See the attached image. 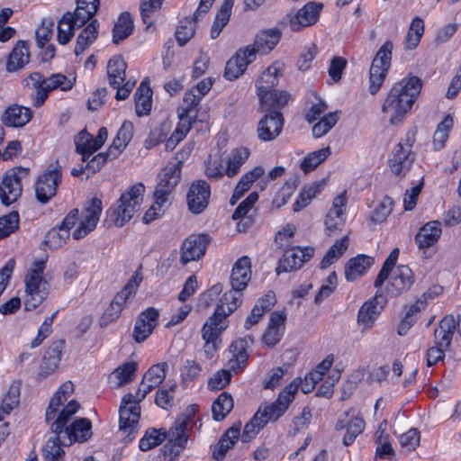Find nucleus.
I'll use <instances>...</instances> for the list:
<instances>
[{
	"label": "nucleus",
	"mask_w": 461,
	"mask_h": 461,
	"mask_svg": "<svg viewBox=\"0 0 461 461\" xmlns=\"http://www.w3.org/2000/svg\"><path fill=\"white\" fill-rule=\"evenodd\" d=\"M192 149V145L185 146L176 154L177 161L168 163L158 174V183L154 192L155 203L143 216L145 223L151 222L164 213L163 208L169 203V196L179 183L183 160Z\"/></svg>",
	"instance_id": "obj_1"
},
{
	"label": "nucleus",
	"mask_w": 461,
	"mask_h": 461,
	"mask_svg": "<svg viewBox=\"0 0 461 461\" xmlns=\"http://www.w3.org/2000/svg\"><path fill=\"white\" fill-rule=\"evenodd\" d=\"M421 87V79L414 76L404 77L393 85L382 105V113L389 116L391 124L402 122L411 109Z\"/></svg>",
	"instance_id": "obj_2"
},
{
	"label": "nucleus",
	"mask_w": 461,
	"mask_h": 461,
	"mask_svg": "<svg viewBox=\"0 0 461 461\" xmlns=\"http://www.w3.org/2000/svg\"><path fill=\"white\" fill-rule=\"evenodd\" d=\"M154 388V385L142 378L136 394L127 393L122 400L120 407V431L124 435V443L132 441L138 433L139 420L140 417V408L139 402H141L148 393Z\"/></svg>",
	"instance_id": "obj_3"
},
{
	"label": "nucleus",
	"mask_w": 461,
	"mask_h": 461,
	"mask_svg": "<svg viewBox=\"0 0 461 461\" xmlns=\"http://www.w3.org/2000/svg\"><path fill=\"white\" fill-rule=\"evenodd\" d=\"M251 278V261L247 256L240 258L233 265L230 284L231 289L221 296L217 305H222L227 314H231L242 302L241 292L247 287Z\"/></svg>",
	"instance_id": "obj_4"
},
{
	"label": "nucleus",
	"mask_w": 461,
	"mask_h": 461,
	"mask_svg": "<svg viewBox=\"0 0 461 461\" xmlns=\"http://www.w3.org/2000/svg\"><path fill=\"white\" fill-rule=\"evenodd\" d=\"M79 403L71 400L68 402L67 406L62 409L55 420H52L50 425L51 431L55 434L46 442L43 448V456L47 461H61L64 457L65 452L61 446L71 445L67 441L63 435V427L69 421L71 417L78 411Z\"/></svg>",
	"instance_id": "obj_5"
},
{
	"label": "nucleus",
	"mask_w": 461,
	"mask_h": 461,
	"mask_svg": "<svg viewBox=\"0 0 461 461\" xmlns=\"http://www.w3.org/2000/svg\"><path fill=\"white\" fill-rule=\"evenodd\" d=\"M144 191L143 184H135L127 192L122 194L116 204L108 210L109 216L117 227H122L140 210Z\"/></svg>",
	"instance_id": "obj_6"
},
{
	"label": "nucleus",
	"mask_w": 461,
	"mask_h": 461,
	"mask_svg": "<svg viewBox=\"0 0 461 461\" xmlns=\"http://www.w3.org/2000/svg\"><path fill=\"white\" fill-rule=\"evenodd\" d=\"M222 305H217L202 328V338L204 340L203 351L206 358H212L219 349L221 335L229 325L228 317Z\"/></svg>",
	"instance_id": "obj_7"
},
{
	"label": "nucleus",
	"mask_w": 461,
	"mask_h": 461,
	"mask_svg": "<svg viewBox=\"0 0 461 461\" xmlns=\"http://www.w3.org/2000/svg\"><path fill=\"white\" fill-rule=\"evenodd\" d=\"M46 267L44 260H37L25 277L27 296L24 306L27 311L37 308L48 294V283L42 275Z\"/></svg>",
	"instance_id": "obj_8"
},
{
	"label": "nucleus",
	"mask_w": 461,
	"mask_h": 461,
	"mask_svg": "<svg viewBox=\"0 0 461 461\" xmlns=\"http://www.w3.org/2000/svg\"><path fill=\"white\" fill-rule=\"evenodd\" d=\"M297 392L298 384L296 381H293L279 393L275 402L271 403L266 402L259 406L257 412L266 425L268 422L276 421L285 413Z\"/></svg>",
	"instance_id": "obj_9"
},
{
	"label": "nucleus",
	"mask_w": 461,
	"mask_h": 461,
	"mask_svg": "<svg viewBox=\"0 0 461 461\" xmlns=\"http://www.w3.org/2000/svg\"><path fill=\"white\" fill-rule=\"evenodd\" d=\"M29 175V168L14 167L7 170L0 184V200L5 205L17 201L23 193V180Z\"/></svg>",
	"instance_id": "obj_10"
},
{
	"label": "nucleus",
	"mask_w": 461,
	"mask_h": 461,
	"mask_svg": "<svg viewBox=\"0 0 461 461\" xmlns=\"http://www.w3.org/2000/svg\"><path fill=\"white\" fill-rule=\"evenodd\" d=\"M61 166L59 162L50 165L47 169L39 176L35 183V194L41 203H47L57 194V189L61 183Z\"/></svg>",
	"instance_id": "obj_11"
},
{
	"label": "nucleus",
	"mask_w": 461,
	"mask_h": 461,
	"mask_svg": "<svg viewBox=\"0 0 461 461\" xmlns=\"http://www.w3.org/2000/svg\"><path fill=\"white\" fill-rule=\"evenodd\" d=\"M322 8L321 3L309 2L295 14H287L282 19L281 24L289 27L293 32H300L318 22Z\"/></svg>",
	"instance_id": "obj_12"
},
{
	"label": "nucleus",
	"mask_w": 461,
	"mask_h": 461,
	"mask_svg": "<svg viewBox=\"0 0 461 461\" xmlns=\"http://www.w3.org/2000/svg\"><path fill=\"white\" fill-rule=\"evenodd\" d=\"M386 294L390 297H398L411 289L415 281L412 270L406 265H399L389 276Z\"/></svg>",
	"instance_id": "obj_13"
},
{
	"label": "nucleus",
	"mask_w": 461,
	"mask_h": 461,
	"mask_svg": "<svg viewBox=\"0 0 461 461\" xmlns=\"http://www.w3.org/2000/svg\"><path fill=\"white\" fill-rule=\"evenodd\" d=\"M408 144L404 147L402 143H398L393 150L392 158L389 159V167L392 173L398 176H404L411 167L415 155L411 152L414 139L407 137Z\"/></svg>",
	"instance_id": "obj_14"
},
{
	"label": "nucleus",
	"mask_w": 461,
	"mask_h": 461,
	"mask_svg": "<svg viewBox=\"0 0 461 461\" xmlns=\"http://www.w3.org/2000/svg\"><path fill=\"white\" fill-rule=\"evenodd\" d=\"M210 238L207 234L191 235L186 238L180 248V262L185 266L189 262L199 260L204 254Z\"/></svg>",
	"instance_id": "obj_15"
},
{
	"label": "nucleus",
	"mask_w": 461,
	"mask_h": 461,
	"mask_svg": "<svg viewBox=\"0 0 461 461\" xmlns=\"http://www.w3.org/2000/svg\"><path fill=\"white\" fill-rule=\"evenodd\" d=\"M254 60L255 51L250 49V46L240 49L226 63L225 78L230 81L239 78Z\"/></svg>",
	"instance_id": "obj_16"
},
{
	"label": "nucleus",
	"mask_w": 461,
	"mask_h": 461,
	"mask_svg": "<svg viewBox=\"0 0 461 461\" xmlns=\"http://www.w3.org/2000/svg\"><path fill=\"white\" fill-rule=\"evenodd\" d=\"M284 250L283 258L279 260V264L276 268L278 274L300 268L314 255V249L312 247H306L303 249L297 247L285 249Z\"/></svg>",
	"instance_id": "obj_17"
},
{
	"label": "nucleus",
	"mask_w": 461,
	"mask_h": 461,
	"mask_svg": "<svg viewBox=\"0 0 461 461\" xmlns=\"http://www.w3.org/2000/svg\"><path fill=\"white\" fill-rule=\"evenodd\" d=\"M159 312L154 307H149L138 316L132 337L136 342H143L153 332L158 323Z\"/></svg>",
	"instance_id": "obj_18"
},
{
	"label": "nucleus",
	"mask_w": 461,
	"mask_h": 461,
	"mask_svg": "<svg viewBox=\"0 0 461 461\" xmlns=\"http://www.w3.org/2000/svg\"><path fill=\"white\" fill-rule=\"evenodd\" d=\"M348 203L347 193L343 191L338 194L332 202V206L328 212L325 220L326 230L329 235L341 230L345 223V208Z\"/></svg>",
	"instance_id": "obj_19"
},
{
	"label": "nucleus",
	"mask_w": 461,
	"mask_h": 461,
	"mask_svg": "<svg viewBox=\"0 0 461 461\" xmlns=\"http://www.w3.org/2000/svg\"><path fill=\"white\" fill-rule=\"evenodd\" d=\"M386 299L377 291L375 296L363 303L357 312V322L364 329H371L379 316Z\"/></svg>",
	"instance_id": "obj_20"
},
{
	"label": "nucleus",
	"mask_w": 461,
	"mask_h": 461,
	"mask_svg": "<svg viewBox=\"0 0 461 461\" xmlns=\"http://www.w3.org/2000/svg\"><path fill=\"white\" fill-rule=\"evenodd\" d=\"M365 420L363 418L356 416L353 410L344 412L336 423V429H347L343 438L345 446L351 445L356 438L361 434L365 429Z\"/></svg>",
	"instance_id": "obj_21"
},
{
	"label": "nucleus",
	"mask_w": 461,
	"mask_h": 461,
	"mask_svg": "<svg viewBox=\"0 0 461 461\" xmlns=\"http://www.w3.org/2000/svg\"><path fill=\"white\" fill-rule=\"evenodd\" d=\"M101 212L102 201L96 197L92 198L89 205L85 210L80 225L73 232V238L78 240L91 232L96 227Z\"/></svg>",
	"instance_id": "obj_22"
},
{
	"label": "nucleus",
	"mask_w": 461,
	"mask_h": 461,
	"mask_svg": "<svg viewBox=\"0 0 461 461\" xmlns=\"http://www.w3.org/2000/svg\"><path fill=\"white\" fill-rule=\"evenodd\" d=\"M210 194V185L206 181L197 180L194 182L187 193L189 210L196 214L202 212L208 205Z\"/></svg>",
	"instance_id": "obj_23"
},
{
	"label": "nucleus",
	"mask_w": 461,
	"mask_h": 461,
	"mask_svg": "<svg viewBox=\"0 0 461 461\" xmlns=\"http://www.w3.org/2000/svg\"><path fill=\"white\" fill-rule=\"evenodd\" d=\"M284 125L283 115L280 112H272L265 115L258 125V137L262 141H271L276 139Z\"/></svg>",
	"instance_id": "obj_24"
},
{
	"label": "nucleus",
	"mask_w": 461,
	"mask_h": 461,
	"mask_svg": "<svg viewBox=\"0 0 461 461\" xmlns=\"http://www.w3.org/2000/svg\"><path fill=\"white\" fill-rule=\"evenodd\" d=\"M63 348L64 341L61 339L51 343L46 350L40 366V371L38 373L39 381L47 378L57 370L61 359Z\"/></svg>",
	"instance_id": "obj_25"
},
{
	"label": "nucleus",
	"mask_w": 461,
	"mask_h": 461,
	"mask_svg": "<svg viewBox=\"0 0 461 461\" xmlns=\"http://www.w3.org/2000/svg\"><path fill=\"white\" fill-rule=\"evenodd\" d=\"M286 314L284 312H274L270 315L267 330L262 335V342L268 348H274L281 340Z\"/></svg>",
	"instance_id": "obj_26"
},
{
	"label": "nucleus",
	"mask_w": 461,
	"mask_h": 461,
	"mask_svg": "<svg viewBox=\"0 0 461 461\" xmlns=\"http://www.w3.org/2000/svg\"><path fill=\"white\" fill-rule=\"evenodd\" d=\"M442 234L441 223L438 221H430L422 225L414 237L418 248L426 252L435 246Z\"/></svg>",
	"instance_id": "obj_27"
},
{
	"label": "nucleus",
	"mask_w": 461,
	"mask_h": 461,
	"mask_svg": "<svg viewBox=\"0 0 461 461\" xmlns=\"http://www.w3.org/2000/svg\"><path fill=\"white\" fill-rule=\"evenodd\" d=\"M74 392V384L72 382L68 381L64 383L58 392L50 399L49 406L46 410L45 419L47 422L55 420L59 416V412L64 407L65 402Z\"/></svg>",
	"instance_id": "obj_28"
},
{
	"label": "nucleus",
	"mask_w": 461,
	"mask_h": 461,
	"mask_svg": "<svg viewBox=\"0 0 461 461\" xmlns=\"http://www.w3.org/2000/svg\"><path fill=\"white\" fill-rule=\"evenodd\" d=\"M72 82L68 79L65 75L53 74L50 77L45 78L44 89H41L40 92L33 97V104L35 106H41L44 104L49 94L57 89L60 88L63 91H67L72 88Z\"/></svg>",
	"instance_id": "obj_29"
},
{
	"label": "nucleus",
	"mask_w": 461,
	"mask_h": 461,
	"mask_svg": "<svg viewBox=\"0 0 461 461\" xmlns=\"http://www.w3.org/2000/svg\"><path fill=\"white\" fill-rule=\"evenodd\" d=\"M92 436V424L86 418L76 420L70 426L63 427L62 437L68 439V443L85 442Z\"/></svg>",
	"instance_id": "obj_30"
},
{
	"label": "nucleus",
	"mask_w": 461,
	"mask_h": 461,
	"mask_svg": "<svg viewBox=\"0 0 461 461\" xmlns=\"http://www.w3.org/2000/svg\"><path fill=\"white\" fill-rule=\"evenodd\" d=\"M456 330V321L454 316L446 315L434 330V343L446 349H449L453 336Z\"/></svg>",
	"instance_id": "obj_31"
},
{
	"label": "nucleus",
	"mask_w": 461,
	"mask_h": 461,
	"mask_svg": "<svg viewBox=\"0 0 461 461\" xmlns=\"http://www.w3.org/2000/svg\"><path fill=\"white\" fill-rule=\"evenodd\" d=\"M283 64L276 61L270 65L257 80L256 87L258 97L269 93L278 84V77L281 75Z\"/></svg>",
	"instance_id": "obj_32"
},
{
	"label": "nucleus",
	"mask_w": 461,
	"mask_h": 461,
	"mask_svg": "<svg viewBox=\"0 0 461 461\" xmlns=\"http://www.w3.org/2000/svg\"><path fill=\"white\" fill-rule=\"evenodd\" d=\"M32 116L30 108L18 104H12L2 114V122L8 127H22L27 124Z\"/></svg>",
	"instance_id": "obj_33"
},
{
	"label": "nucleus",
	"mask_w": 461,
	"mask_h": 461,
	"mask_svg": "<svg viewBox=\"0 0 461 461\" xmlns=\"http://www.w3.org/2000/svg\"><path fill=\"white\" fill-rule=\"evenodd\" d=\"M281 37L282 33L277 28L264 30L257 34L253 46H249L255 51V57L258 52L267 54L277 45Z\"/></svg>",
	"instance_id": "obj_34"
},
{
	"label": "nucleus",
	"mask_w": 461,
	"mask_h": 461,
	"mask_svg": "<svg viewBox=\"0 0 461 461\" xmlns=\"http://www.w3.org/2000/svg\"><path fill=\"white\" fill-rule=\"evenodd\" d=\"M375 258L366 255H358L346 264L345 277L353 282L363 276L373 265Z\"/></svg>",
	"instance_id": "obj_35"
},
{
	"label": "nucleus",
	"mask_w": 461,
	"mask_h": 461,
	"mask_svg": "<svg viewBox=\"0 0 461 461\" xmlns=\"http://www.w3.org/2000/svg\"><path fill=\"white\" fill-rule=\"evenodd\" d=\"M29 61V43L24 41H19L9 54L6 70L8 72H15L22 69Z\"/></svg>",
	"instance_id": "obj_36"
},
{
	"label": "nucleus",
	"mask_w": 461,
	"mask_h": 461,
	"mask_svg": "<svg viewBox=\"0 0 461 461\" xmlns=\"http://www.w3.org/2000/svg\"><path fill=\"white\" fill-rule=\"evenodd\" d=\"M240 434V424L233 425L221 436L214 447L212 456L216 460L222 459L227 451L230 449L238 440Z\"/></svg>",
	"instance_id": "obj_37"
},
{
	"label": "nucleus",
	"mask_w": 461,
	"mask_h": 461,
	"mask_svg": "<svg viewBox=\"0 0 461 461\" xmlns=\"http://www.w3.org/2000/svg\"><path fill=\"white\" fill-rule=\"evenodd\" d=\"M133 135V123L125 121L119 129L113 144L109 148V154L113 158H117L126 148Z\"/></svg>",
	"instance_id": "obj_38"
},
{
	"label": "nucleus",
	"mask_w": 461,
	"mask_h": 461,
	"mask_svg": "<svg viewBox=\"0 0 461 461\" xmlns=\"http://www.w3.org/2000/svg\"><path fill=\"white\" fill-rule=\"evenodd\" d=\"M135 112L139 117L148 115L152 105V91L147 82L142 81L134 94Z\"/></svg>",
	"instance_id": "obj_39"
},
{
	"label": "nucleus",
	"mask_w": 461,
	"mask_h": 461,
	"mask_svg": "<svg viewBox=\"0 0 461 461\" xmlns=\"http://www.w3.org/2000/svg\"><path fill=\"white\" fill-rule=\"evenodd\" d=\"M99 23L94 19L88 23L77 38L74 52L81 55L97 38Z\"/></svg>",
	"instance_id": "obj_40"
},
{
	"label": "nucleus",
	"mask_w": 461,
	"mask_h": 461,
	"mask_svg": "<svg viewBox=\"0 0 461 461\" xmlns=\"http://www.w3.org/2000/svg\"><path fill=\"white\" fill-rule=\"evenodd\" d=\"M127 64L120 56L112 58L107 64V76L109 85L118 87L126 78Z\"/></svg>",
	"instance_id": "obj_41"
},
{
	"label": "nucleus",
	"mask_w": 461,
	"mask_h": 461,
	"mask_svg": "<svg viewBox=\"0 0 461 461\" xmlns=\"http://www.w3.org/2000/svg\"><path fill=\"white\" fill-rule=\"evenodd\" d=\"M188 419H177L172 428L167 432V438L173 444L174 447H177L179 449H183L188 440L187 430Z\"/></svg>",
	"instance_id": "obj_42"
},
{
	"label": "nucleus",
	"mask_w": 461,
	"mask_h": 461,
	"mask_svg": "<svg viewBox=\"0 0 461 461\" xmlns=\"http://www.w3.org/2000/svg\"><path fill=\"white\" fill-rule=\"evenodd\" d=\"M235 0H223L221 6L216 14L211 29V38L216 39L222 29L228 24Z\"/></svg>",
	"instance_id": "obj_43"
},
{
	"label": "nucleus",
	"mask_w": 461,
	"mask_h": 461,
	"mask_svg": "<svg viewBox=\"0 0 461 461\" xmlns=\"http://www.w3.org/2000/svg\"><path fill=\"white\" fill-rule=\"evenodd\" d=\"M263 175L264 168L261 167H256L243 175L234 189L231 203H234L235 200L240 199L249 189L250 185Z\"/></svg>",
	"instance_id": "obj_44"
},
{
	"label": "nucleus",
	"mask_w": 461,
	"mask_h": 461,
	"mask_svg": "<svg viewBox=\"0 0 461 461\" xmlns=\"http://www.w3.org/2000/svg\"><path fill=\"white\" fill-rule=\"evenodd\" d=\"M133 21L129 13H123L120 15L118 22L113 30V41L119 44L127 39L133 32Z\"/></svg>",
	"instance_id": "obj_45"
},
{
	"label": "nucleus",
	"mask_w": 461,
	"mask_h": 461,
	"mask_svg": "<svg viewBox=\"0 0 461 461\" xmlns=\"http://www.w3.org/2000/svg\"><path fill=\"white\" fill-rule=\"evenodd\" d=\"M95 140L93 135L86 131H82L75 140L77 152L82 155V160L86 162L89 157L98 149L94 145Z\"/></svg>",
	"instance_id": "obj_46"
},
{
	"label": "nucleus",
	"mask_w": 461,
	"mask_h": 461,
	"mask_svg": "<svg viewBox=\"0 0 461 461\" xmlns=\"http://www.w3.org/2000/svg\"><path fill=\"white\" fill-rule=\"evenodd\" d=\"M233 400L230 394L226 392L221 393L212 402V412L215 420H222L232 410Z\"/></svg>",
	"instance_id": "obj_47"
},
{
	"label": "nucleus",
	"mask_w": 461,
	"mask_h": 461,
	"mask_svg": "<svg viewBox=\"0 0 461 461\" xmlns=\"http://www.w3.org/2000/svg\"><path fill=\"white\" fill-rule=\"evenodd\" d=\"M324 187L323 182H316L311 185L305 186L300 192V194L294 203V211L300 212L306 207L310 202L321 192Z\"/></svg>",
	"instance_id": "obj_48"
},
{
	"label": "nucleus",
	"mask_w": 461,
	"mask_h": 461,
	"mask_svg": "<svg viewBox=\"0 0 461 461\" xmlns=\"http://www.w3.org/2000/svg\"><path fill=\"white\" fill-rule=\"evenodd\" d=\"M290 98V95L285 91L272 90L269 93L262 95L259 98L261 107L264 110H270L272 108H281L285 106Z\"/></svg>",
	"instance_id": "obj_49"
},
{
	"label": "nucleus",
	"mask_w": 461,
	"mask_h": 461,
	"mask_svg": "<svg viewBox=\"0 0 461 461\" xmlns=\"http://www.w3.org/2000/svg\"><path fill=\"white\" fill-rule=\"evenodd\" d=\"M249 156V150L247 148H238L234 149L228 159L227 167L225 169L226 175L229 177L236 176Z\"/></svg>",
	"instance_id": "obj_50"
},
{
	"label": "nucleus",
	"mask_w": 461,
	"mask_h": 461,
	"mask_svg": "<svg viewBox=\"0 0 461 461\" xmlns=\"http://www.w3.org/2000/svg\"><path fill=\"white\" fill-rule=\"evenodd\" d=\"M78 29L77 26H74V21L71 16V13L68 12L64 14L62 18L58 23V41L59 44L65 45L70 41L74 36L75 30Z\"/></svg>",
	"instance_id": "obj_51"
},
{
	"label": "nucleus",
	"mask_w": 461,
	"mask_h": 461,
	"mask_svg": "<svg viewBox=\"0 0 461 461\" xmlns=\"http://www.w3.org/2000/svg\"><path fill=\"white\" fill-rule=\"evenodd\" d=\"M330 147L311 152L301 162L300 168L307 174L322 163L330 155Z\"/></svg>",
	"instance_id": "obj_52"
},
{
	"label": "nucleus",
	"mask_w": 461,
	"mask_h": 461,
	"mask_svg": "<svg viewBox=\"0 0 461 461\" xmlns=\"http://www.w3.org/2000/svg\"><path fill=\"white\" fill-rule=\"evenodd\" d=\"M191 127L192 121L189 118L179 117V122L171 136L166 141L167 149H174L176 146L185 138Z\"/></svg>",
	"instance_id": "obj_53"
},
{
	"label": "nucleus",
	"mask_w": 461,
	"mask_h": 461,
	"mask_svg": "<svg viewBox=\"0 0 461 461\" xmlns=\"http://www.w3.org/2000/svg\"><path fill=\"white\" fill-rule=\"evenodd\" d=\"M424 33V22L420 17H415L408 30L406 38H405V48L408 50L415 49Z\"/></svg>",
	"instance_id": "obj_54"
},
{
	"label": "nucleus",
	"mask_w": 461,
	"mask_h": 461,
	"mask_svg": "<svg viewBox=\"0 0 461 461\" xmlns=\"http://www.w3.org/2000/svg\"><path fill=\"white\" fill-rule=\"evenodd\" d=\"M348 246V240L347 236L337 240L327 251L321 262V267L326 268L338 260L342 254L347 250Z\"/></svg>",
	"instance_id": "obj_55"
},
{
	"label": "nucleus",
	"mask_w": 461,
	"mask_h": 461,
	"mask_svg": "<svg viewBox=\"0 0 461 461\" xmlns=\"http://www.w3.org/2000/svg\"><path fill=\"white\" fill-rule=\"evenodd\" d=\"M167 438V431L163 429H149L140 438L139 447L141 451H148L160 445Z\"/></svg>",
	"instance_id": "obj_56"
},
{
	"label": "nucleus",
	"mask_w": 461,
	"mask_h": 461,
	"mask_svg": "<svg viewBox=\"0 0 461 461\" xmlns=\"http://www.w3.org/2000/svg\"><path fill=\"white\" fill-rule=\"evenodd\" d=\"M398 257H399V249H393L391 251V253L389 254V256L386 258L385 261L383 264L381 270L379 271V273L375 280L374 286L375 288H377V289L380 288L384 285L385 280L388 279L391 272L395 269L394 267H395L396 261L398 259Z\"/></svg>",
	"instance_id": "obj_57"
},
{
	"label": "nucleus",
	"mask_w": 461,
	"mask_h": 461,
	"mask_svg": "<svg viewBox=\"0 0 461 461\" xmlns=\"http://www.w3.org/2000/svg\"><path fill=\"white\" fill-rule=\"evenodd\" d=\"M20 389L15 384H13L5 397L3 399L0 407V421L4 420L6 415H8L14 407L19 403Z\"/></svg>",
	"instance_id": "obj_58"
},
{
	"label": "nucleus",
	"mask_w": 461,
	"mask_h": 461,
	"mask_svg": "<svg viewBox=\"0 0 461 461\" xmlns=\"http://www.w3.org/2000/svg\"><path fill=\"white\" fill-rule=\"evenodd\" d=\"M70 233L68 230L59 226L50 230L45 236V243L51 249H57L65 245L69 239Z\"/></svg>",
	"instance_id": "obj_59"
},
{
	"label": "nucleus",
	"mask_w": 461,
	"mask_h": 461,
	"mask_svg": "<svg viewBox=\"0 0 461 461\" xmlns=\"http://www.w3.org/2000/svg\"><path fill=\"white\" fill-rule=\"evenodd\" d=\"M202 372L201 365L194 361L187 359L180 368V376L184 386L187 387L188 384L199 378Z\"/></svg>",
	"instance_id": "obj_60"
},
{
	"label": "nucleus",
	"mask_w": 461,
	"mask_h": 461,
	"mask_svg": "<svg viewBox=\"0 0 461 461\" xmlns=\"http://www.w3.org/2000/svg\"><path fill=\"white\" fill-rule=\"evenodd\" d=\"M393 201L389 196H384L372 212L370 221L373 223H382L386 221L387 217L393 211Z\"/></svg>",
	"instance_id": "obj_61"
},
{
	"label": "nucleus",
	"mask_w": 461,
	"mask_h": 461,
	"mask_svg": "<svg viewBox=\"0 0 461 461\" xmlns=\"http://www.w3.org/2000/svg\"><path fill=\"white\" fill-rule=\"evenodd\" d=\"M389 69L372 64L369 70V93L375 95L381 88Z\"/></svg>",
	"instance_id": "obj_62"
},
{
	"label": "nucleus",
	"mask_w": 461,
	"mask_h": 461,
	"mask_svg": "<svg viewBox=\"0 0 461 461\" xmlns=\"http://www.w3.org/2000/svg\"><path fill=\"white\" fill-rule=\"evenodd\" d=\"M453 125V120L446 117L437 127L433 135V145L435 149H441L448 138V132Z\"/></svg>",
	"instance_id": "obj_63"
},
{
	"label": "nucleus",
	"mask_w": 461,
	"mask_h": 461,
	"mask_svg": "<svg viewBox=\"0 0 461 461\" xmlns=\"http://www.w3.org/2000/svg\"><path fill=\"white\" fill-rule=\"evenodd\" d=\"M195 33V21L185 18L176 28V38L179 45H185Z\"/></svg>",
	"instance_id": "obj_64"
}]
</instances>
